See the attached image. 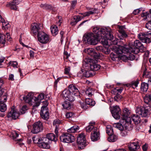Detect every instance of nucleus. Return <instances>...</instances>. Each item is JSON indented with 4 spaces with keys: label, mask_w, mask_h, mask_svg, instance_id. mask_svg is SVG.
Masks as SVG:
<instances>
[{
    "label": "nucleus",
    "mask_w": 151,
    "mask_h": 151,
    "mask_svg": "<svg viewBox=\"0 0 151 151\" xmlns=\"http://www.w3.org/2000/svg\"><path fill=\"white\" fill-rule=\"evenodd\" d=\"M93 33L104 45H108V40H110L113 39L114 37L111 32L107 30V29H99L98 27H95L93 28Z\"/></svg>",
    "instance_id": "obj_1"
},
{
    "label": "nucleus",
    "mask_w": 151,
    "mask_h": 151,
    "mask_svg": "<svg viewBox=\"0 0 151 151\" xmlns=\"http://www.w3.org/2000/svg\"><path fill=\"white\" fill-rule=\"evenodd\" d=\"M129 48L120 45L119 48H115V50L118 53H122V52L128 53L132 52L135 54L139 53V49L144 50L143 45L138 40H135L132 44H130Z\"/></svg>",
    "instance_id": "obj_2"
},
{
    "label": "nucleus",
    "mask_w": 151,
    "mask_h": 151,
    "mask_svg": "<svg viewBox=\"0 0 151 151\" xmlns=\"http://www.w3.org/2000/svg\"><path fill=\"white\" fill-rule=\"evenodd\" d=\"M145 27L150 30L145 33H140L138 35V37L142 42L148 44L151 42V21L146 24Z\"/></svg>",
    "instance_id": "obj_3"
},
{
    "label": "nucleus",
    "mask_w": 151,
    "mask_h": 151,
    "mask_svg": "<svg viewBox=\"0 0 151 151\" xmlns=\"http://www.w3.org/2000/svg\"><path fill=\"white\" fill-rule=\"evenodd\" d=\"M27 109V107L24 105L22 107L20 110V113H19L17 112L15 107L14 106H13L8 113L7 116L8 118H11L13 119H16L19 117L20 114H24Z\"/></svg>",
    "instance_id": "obj_4"
},
{
    "label": "nucleus",
    "mask_w": 151,
    "mask_h": 151,
    "mask_svg": "<svg viewBox=\"0 0 151 151\" xmlns=\"http://www.w3.org/2000/svg\"><path fill=\"white\" fill-rule=\"evenodd\" d=\"M83 38L84 41L87 42L89 44L95 45L98 42V37L92 33H88L85 34Z\"/></svg>",
    "instance_id": "obj_5"
},
{
    "label": "nucleus",
    "mask_w": 151,
    "mask_h": 151,
    "mask_svg": "<svg viewBox=\"0 0 151 151\" xmlns=\"http://www.w3.org/2000/svg\"><path fill=\"white\" fill-rule=\"evenodd\" d=\"M118 47L116 46H114L113 47L112 49V50L115 52L116 54L120 55V56L121 57V59L125 61L127 60H132L134 59L135 57L133 54H131L132 52H129L128 53H124L122 52V53H117L115 50V48H119V45H118ZM132 53H133L132 52Z\"/></svg>",
    "instance_id": "obj_6"
},
{
    "label": "nucleus",
    "mask_w": 151,
    "mask_h": 151,
    "mask_svg": "<svg viewBox=\"0 0 151 151\" xmlns=\"http://www.w3.org/2000/svg\"><path fill=\"white\" fill-rule=\"evenodd\" d=\"M38 41L42 44H46L50 42L49 36L44 32H41L37 34Z\"/></svg>",
    "instance_id": "obj_7"
},
{
    "label": "nucleus",
    "mask_w": 151,
    "mask_h": 151,
    "mask_svg": "<svg viewBox=\"0 0 151 151\" xmlns=\"http://www.w3.org/2000/svg\"><path fill=\"white\" fill-rule=\"evenodd\" d=\"M77 143L79 149H82L87 145L85 135L83 134H79L77 137Z\"/></svg>",
    "instance_id": "obj_8"
},
{
    "label": "nucleus",
    "mask_w": 151,
    "mask_h": 151,
    "mask_svg": "<svg viewBox=\"0 0 151 151\" xmlns=\"http://www.w3.org/2000/svg\"><path fill=\"white\" fill-rule=\"evenodd\" d=\"M86 65L88 67L90 66L91 70L93 71H97L100 69L101 66L100 65L94 63V60L91 58H88L86 60Z\"/></svg>",
    "instance_id": "obj_9"
},
{
    "label": "nucleus",
    "mask_w": 151,
    "mask_h": 151,
    "mask_svg": "<svg viewBox=\"0 0 151 151\" xmlns=\"http://www.w3.org/2000/svg\"><path fill=\"white\" fill-rule=\"evenodd\" d=\"M61 142L67 143H70L74 142L75 140L74 137L70 134H65L60 137Z\"/></svg>",
    "instance_id": "obj_10"
},
{
    "label": "nucleus",
    "mask_w": 151,
    "mask_h": 151,
    "mask_svg": "<svg viewBox=\"0 0 151 151\" xmlns=\"http://www.w3.org/2000/svg\"><path fill=\"white\" fill-rule=\"evenodd\" d=\"M149 108L151 110V108L150 107H145L140 106L137 108L136 112V113L141 115L142 117H147L149 115Z\"/></svg>",
    "instance_id": "obj_11"
},
{
    "label": "nucleus",
    "mask_w": 151,
    "mask_h": 151,
    "mask_svg": "<svg viewBox=\"0 0 151 151\" xmlns=\"http://www.w3.org/2000/svg\"><path fill=\"white\" fill-rule=\"evenodd\" d=\"M31 132L33 134H37L42 131L43 129L42 124L40 121L35 123L32 125Z\"/></svg>",
    "instance_id": "obj_12"
},
{
    "label": "nucleus",
    "mask_w": 151,
    "mask_h": 151,
    "mask_svg": "<svg viewBox=\"0 0 151 151\" xmlns=\"http://www.w3.org/2000/svg\"><path fill=\"white\" fill-rule=\"evenodd\" d=\"M61 96L67 100L71 102L75 100V95L67 89H65L63 91Z\"/></svg>",
    "instance_id": "obj_13"
},
{
    "label": "nucleus",
    "mask_w": 151,
    "mask_h": 151,
    "mask_svg": "<svg viewBox=\"0 0 151 151\" xmlns=\"http://www.w3.org/2000/svg\"><path fill=\"white\" fill-rule=\"evenodd\" d=\"M7 96V94L5 93L0 98V111L2 112H5L6 110V106L4 103L6 101Z\"/></svg>",
    "instance_id": "obj_14"
},
{
    "label": "nucleus",
    "mask_w": 151,
    "mask_h": 151,
    "mask_svg": "<svg viewBox=\"0 0 151 151\" xmlns=\"http://www.w3.org/2000/svg\"><path fill=\"white\" fill-rule=\"evenodd\" d=\"M121 113V109L118 106H114L111 111V113L112 116L116 119H119Z\"/></svg>",
    "instance_id": "obj_15"
},
{
    "label": "nucleus",
    "mask_w": 151,
    "mask_h": 151,
    "mask_svg": "<svg viewBox=\"0 0 151 151\" xmlns=\"http://www.w3.org/2000/svg\"><path fill=\"white\" fill-rule=\"evenodd\" d=\"M83 68L85 69H84V76L88 78L92 76L95 74L94 71L92 70H87L88 69L89 67L86 65V61H84L83 62Z\"/></svg>",
    "instance_id": "obj_16"
},
{
    "label": "nucleus",
    "mask_w": 151,
    "mask_h": 151,
    "mask_svg": "<svg viewBox=\"0 0 151 151\" xmlns=\"http://www.w3.org/2000/svg\"><path fill=\"white\" fill-rule=\"evenodd\" d=\"M40 24L36 23H32L31 25V32L34 36L36 35L39 33L41 32L40 31Z\"/></svg>",
    "instance_id": "obj_17"
},
{
    "label": "nucleus",
    "mask_w": 151,
    "mask_h": 151,
    "mask_svg": "<svg viewBox=\"0 0 151 151\" xmlns=\"http://www.w3.org/2000/svg\"><path fill=\"white\" fill-rule=\"evenodd\" d=\"M94 130V132L91 133V137L92 141H95L99 139L100 134L99 131L97 128H95Z\"/></svg>",
    "instance_id": "obj_18"
},
{
    "label": "nucleus",
    "mask_w": 151,
    "mask_h": 151,
    "mask_svg": "<svg viewBox=\"0 0 151 151\" xmlns=\"http://www.w3.org/2000/svg\"><path fill=\"white\" fill-rule=\"evenodd\" d=\"M68 90L75 96H78L79 94V90L75 85L73 84H71L69 86Z\"/></svg>",
    "instance_id": "obj_19"
},
{
    "label": "nucleus",
    "mask_w": 151,
    "mask_h": 151,
    "mask_svg": "<svg viewBox=\"0 0 151 151\" xmlns=\"http://www.w3.org/2000/svg\"><path fill=\"white\" fill-rule=\"evenodd\" d=\"M128 148L130 151H136V150L139 148V142H137L130 143L128 145Z\"/></svg>",
    "instance_id": "obj_20"
},
{
    "label": "nucleus",
    "mask_w": 151,
    "mask_h": 151,
    "mask_svg": "<svg viewBox=\"0 0 151 151\" xmlns=\"http://www.w3.org/2000/svg\"><path fill=\"white\" fill-rule=\"evenodd\" d=\"M44 98V94L43 93H41L39 95L37 98L35 97V99H34L35 104L33 105V106L37 107L39 106L40 104V101L42 100Z\"/></svg>",
    "instance_id": "obj_21"
},
{
    "label": "nucleus",
    "mask_w": 151,
    "mask_h": 151,
    "mask_svg": "<svg viewBox=\"0 0 151 151\" xmlns=\"http://www.w3.org/2000/svg\"><path fill=\"white\" fill-rule=\"evenodd\" d=\"M23 99L26 103H28L32 105L33 104V102L32 101L33 100H34V99H33V95L31 93H28L25 97L24 96L23 97Z\"/></svg>",
    "instance_id": "obj_22"
},
{
    "label": "nucleus",
    "mask_w": 151,
    "mask_h": 151,
    "mask_svg": "<svg viewBox=\"0 0 151 151\" xmlns=\"http://www.w3.org/2000/svg\"><path fill=\"white\" fill-rule=\"evenodd\" d=\"M58 135H55L53 133H50L47 135L46 137L44 138V139H45V141H47V139L51 140V141H53L56 142L57 140Z\"/></svg>",
    "instance_id": "obj_23"
},
{
    "label": "nucleus",
    "mask_w": 151,
    "mask_h": 151,
    "mask_svg": "<svg viewBox=\"0 0 151 151\" xmlns=\"http://www.w3.org/2000/svg\"><path fill=\"white\" fill-rule=\"evenodd\" d=\"M61 123V122L58 119H57L55 120L53 122V125L55 127V132L57 135L58 134V127L59 124Z\"/></svg>",
    "instance_id": "obj_24"
},
{
    "label": "nucleus",
    "mask_w": 151,
    "mask_h": 151,
    "mask_svg": "<svg viewBox=\"0 0 151 151\" xmlns=\"http://www.w3.org/2000/svg\"><path fill=\"white\" fill-rule=\"evenodd\" d=\"M19 3L18 0H15L9 3V5L11 9L14 10H16L17 9V6Z\"/></svg>",
    "instance_id": "obj_25"
},
{
    "label": "nucleus",
    "mask_w": 151,
    "mask_h": 151,
    "mask_svg": "<svg viewBox=\"0 0 151 151\" xmlns=\"http://www.w3.org/2000/svg\"><path fill=\"white\" fill-rule=\"evenodd\" d=\"M131 118L128 116H123L122 119L121 120V123L124 125L126 123L130 124L131 122Z\"/></svg>",
    "instance_id": "obj_26"
},
{
    "label": "nucleus",
    "mask_w": 151,
    "mask_h": 151,
    "mask_svg": "<svg viewBox=\"0 0 151 151\" xmlns=\"http://www.w3.org/2000/svg\"><path fill=\"white\" fill-rule=\"evenodd\" d=\"M40 6L44 9L47 10H51L53 12H55L57 10V9L52 5L47 4H41Z\"/></svg>",
    "instance_id": "obj_27"
},
{
    "label": "nucleus",
    "mask_w": 151,
    "mask_h": 151,
    "mask_svg": "<svg viewBox=\"0 0 151 151\" xmlns=\"http://www.w3.org/2000/svg\"><path fill=\"white\" fill-rule=\"evenodd\" d=\"M45 139H44L43 142L41 143H39L38 146L40 148L45 149H49L50 148V145L48 144V143L45 140L44 141Z\"/></svg>",
    "instance_id": "obj_28"
},
{
    "label": "nucleus",
    "mask_w": 151,
    "mask_h": 151,
    "mask_svg": "<svg viewBox=\"0 0 151 151\" xmlns=\"http://www.w3.org/2000/svg\"><path fill=\"white\" fill-rule=\"evenodd\" d=\"M145 102L147 104H151V93H147L144 98Z\"/></svg>",
    "instance_id": "obj_29"
},
{
    "label": "nucleus",
    "mask_w": 151,
    "mask_h": 151,
    "mask_svg": "<svg viewBox=\"0 0 151 151\" xmlns=\"http://www.w3.org/2000/svg\"><path fill=\"white\" fill-rule=\"evenodd\" d=\"M131 119L135 124L139 123L140 122V117L137 114H133L132 116Z\"/></svg>",
    "instance_id": "obj_30"
},
{
    "label": "nucleus",
    "mask_w": 151,
    "mask_h": 151,
    "mask_svg": "<svg viewBox=\"0 0 151 151\" xmlns=\"http://www.w3.org/2000/svg\"><path fill=\"white\" fill-rule=\"evenodd\" d=\"M51 31L53 36L56 35L58 32V27L55 25H52L50 27Z\"/></svg>",
    "instance_id": "obj_31"
},
{
    "label": "nucleus",
    "mask_w": 151,
    "mask_h": 151,
    "mask_svg": "<svg viewBox=\"0 0 151 151\" xmlns=\"http://www.w3.org/2000/svg\"><path fill=\"white\" fill-rule=\"evenodd\" d=\"M79 129V127L77 125H74L68 129L67 132L69 133H73L78 131Z\"/></svg>",
    "instance_id": "obj_32"
},
{
    "label": "nucleus",
    "mask_w": 151,
    "mask_h": 151,
    "mask_svg": "<svg viewBox=\"0 0 151 151\" xmlns=\"http://www.w3.org/2000/svg\"><path fill=\"white\" fill-rule=\"evenodd\" d=\"M148 88V84L145 82L142 83L140 88L141 90L142 91L146 92Z\"/></svg>",
    "instance_id": "obj_33"
},
{
    "label": "nucleus",
    "mask_w": 151,
    "mask_h": 151,
    "mask_svg": "<svg viewBox=\"0 0 151 151\" xmlns=\"http://www.w3.org/2000/svg\"><path fill=\"white\" fill-rule=\"evenodd\" d=\"M86 104L90 106H93L95 104L94 101H93L91 99L89 98H86Z\"/></svg>",
    "instance_id": "obj_34"
},
{
    "label": "nucleus",
    "mask_w": 151,
    "mask_h": 151,
    "mask_svg": "<svg viewBox=\"0 0 151 151\" xmlns=\"http://www.w3.org/2000/svg\"><path fill=\"white\" fill-rule=\"evenodd\" d=\"M106 131L108 135H111L113 134V130L112 127L110 125H107L106 128Z\"/></svg>",
    "instance_id": "obj_35"
},
{
    "label": "nucleus",
    "mask_w": 151,
    "mask_h": 151,
    "mask_svg": "<svg viewBox=\"0 0 151 151\" xmlns=\"http://www.w3.org/2000/svg\"><path fill=\"white\" fill-rule=\"evenodd\" d=\"M123 90V88L122 87H120L119 88L117 89L115 88L111 91V93L114 94H120Z\"/></svg>",
    "instance_id": "obj_36"
},
{
    "label": "nucleus",
    "mask_w": 151,
    "mask_h": 151,
    "mask_svg": "<svg viewBox=\"0 0 151 151\" xmlns=\"http://www.w3.org/2000/svg\"><path fill=\"white\" fill-rule=\"evenodd\" d=\"M109 136L108 138V140L109 142H114L117 139V137L116 135H114L113 134L109 135Z\"/></svg>",
    "instance_id": "obj_37"
},
{
    "label": "nucleus",
    "mask_w": 151,
    "mask_h": 151,
    "mask_svg": "<svg viewBox=\"0 0 151 151\" xmlns=\"http://www.w3.org/2000/svg\"><path fill=\"white\" fill-rule=\"evenodd\" d=\"M120 123H117L114 124L113 127L118 129L120 130H122L124 129V127L122 123H121V120H120Z\"/></svg>",
    "instance_id": "obj_38"
},
{
    "label": "nucleus",
    "mask_w": 151,
    "mask_h": 151,
    "mask_svg": "<svg viewBox=\"0 0 151 151\" xmlns=\"http://www.w3.org/2000/svg\"><path fill=\"white\" fill-rule=\"evenodd\" d=\"M6 35L1 33H0V43L4 44L6 42Z\"/></svg>",
    "instance_id": "obj_39"
},
{
    "label": "nucleus",
    "mask_w": 151,
    "mask_h": 151,
    "mask_svg": "<svg viewBox=\"0 0 151 151\" xmlns=\"http://www.w3.org/2000/svg\"><path fill=\"white\" fill-rule=\"evenodd\" d=\"M119 32L121 35L122 36V37H120V39L122 40L124 37H126L127 36V34H126L124 31L122 29V28L121 27H120L119 28Z\"/></svg>",
    "instance_id": "obj_40"
},
{
    "label": "nucleus",
    "mask_w": 151,
    "mask_h": 151,
    "mask_svg": "<svg viewBox=\"0 0 151 151\" xmlns=\"http://www.w3.org/2000/svg\"><path fill=\"white\" fill-rule=\"evenodd\" d=\"M63 108L66 109H69L71 108V105L70 102L68 101H65L62 104Z\"/></svg>",
    "instance_id": "obj_41"
},
{
    "label": "nucleus",
    "mask_w": 151,
    "mask_h": 151,
    "mask_svg": "<svg viewBox=\"0 0 151 151\" xmlns=\"http://www.w3.org/2000/svg\"><path fill=\"white\" fill-rule=\"evenodd\" d=\"M95 128H97L96 127H94L93 125H89L88 126L86 127V131L87 132H89L91 131H92V132H94Z\"/></svg>",
    "instance_id": "obj_42"
},
{
    "label": "nucleus",
    "mask_w": 151,
    "mask_h": 151,
    "mask_svg": "<svg viewBox=\"0 0 151 151\" xmlns=\"http://www.w3.org/2000/svg\"><path fill=\"white\" fill-rule=\"evenodd\" d=\"M41 117L43 119L47 120L49 118V112L40 113V114Z\"/></svg>",
    "instance_id": "obj_43"
},
{
    "label": "nucleus",
    "mask_w": 151,
    "mask_h": 151,
    "mask_svg": "<svg viewBox=\"0 0 151 151\" xmlns=\"http://www.w3.org/2000/svg\"><path fill=\"white\" fill-rule=\"evenodd\" d=\"M2 28L3 29L5 30L8 29V28L10 27V25L7 22H2Z\"/></svg>",
    "instance_id": "obj_44"
},
{
    "label": "nucleus",
    "mask_w": 151,
    "mask_h": 151,
    "mask_svg": "<svg viewBox=\"0 0 151 151\" xmlns=\"http://www.w3.org/2000/svg\"><path fill=\"white\" fill-rule=\"evenodd\" d=\"M86 52H87V53L91 56L93 55L95 51L94 50L91 48L87 49V50H85Z\"/></svg>",
    "instance_id": "obj_45"
},
{
    "label": "nucleus",
    "mask_w": 151,
    "mask_h": 151,
    "mask_svg": "<svg viewBox=\"0 0 151 151\" xmlns=\"http://www.w3.org/2000/svg\"><path fill=\"white\" fill-rule=\"evenodd\" d=\"M93 92L91 89L90 88H89L86 91V95L88 96L89 97H91L93 95Z\"/></svg>",
    "instance_id": "obj_46"
},
{
    "label": "nucleus",
    "mask_w": 151,
    "mask_h": 151,
    "mask_svg": "<svg viewBox=\"0 0 151 151\" xmlns=\"http://www.w3.org/2000/svg\"><path fill=\"white\" fill-rule=\"evenodd\" d=\"M139 83V82L138 80L133 81L131 84L130 87L134 88L137 86Z\"/></svg>",
    "instance_id": "obj_47"
},
{
    "label": "nucleus",
    "mask_w": 151,
    "mask_h": 151,
    "mask_svg": "<svg viewBox=\"0 0 151 151\" xmlns=\"http://www.w3.org/2000/svg\"><path fill=\"white\" fill-rule=\"evenodd\" d=\"M130 111H129L127 108H125L123 110V113L122 114V116H128L130 114Z\"/></svg>",
    "instance_id": "obj_48"
},
{
    "label": "nucleus",
    "mask_w": 151,
    "mask_h": 151,
    "mask_svg": "<svg viewBox=\"0 0 151 151\" xmlns=\"http://www.w3.org/2000/svg\"><path fill=\"white\" fill-rule=\"evenodd\" d=\"M48 112L47 107L45 106H42L41 108L40 113H45V112Z\"/></svg>",
    "instance_id": "obj_49"
},
{
    "label": "nucleus",
    "mask_w": 151,
    "mask_h": 151,
    "mask_svg": "<svg viewBox=\"0 0 151 151\" xmlns=\"http://www.w3.org/2000/svg\"><path fill=\"white\" fill-rule=\"evenodd\" d=\"M110 56L113 60H115L116 58H118L119 57L118 55H117L116 54H115L113 52L111 53Z\"/></svg>",
    "instance_id": "obj_50"
},
{
    "label": "nucleus",
    "mask_w": 151,
    "mask_h": 151,
    "mask_svg": "<svg viewBox=\"0 0 151 151\" xmlns=\"http://www.w3.org/2000/svg\"><path fill=\"white\" fill-rule=\"evenodd\" d=\"M19 135L18 133H17L16 132H15L13 136V137L14 138L15 141H18L19 142L22 141V139L21 138L19 139H17V138L19 137Z\"/></svg>",
    "instance_id": "obj_51"
},
{
    "label": "nucleus",
    "mask_w": 151,
    "mask_h": 151,
    "mask_svg": "<svg viewBox=\"0 0 151 151\" xmlns=\"http://www.w3.org/2000/svg\"><path fill=\"white\" fill-rule=\"evenodd\" d=\"M9 65L13 67H17V63L15 61H10L9 63Z\"/></svg>",
    "instance_id": "obj_52"
},
{
    "label": "nucleus",
    "mask_w": 151,
    "mask_h": 151,
    "mask_svg": "<svg viewBox=\"0 0 151 151\" xmlns=\"http://www.w3.org/2000/svg\"><path fill=\"white\" fill-rule=\"evenodd\" d=\"M116 96L114 97V100L116 101L120 100L122 98V96L119 94H115Z\"/></svg>",
    "instance_id": "obj_53"
},
{
    "label": "nucleus",
    "mask_w": 151,
    "mask_h": 151,
    "mask_svg": "<svg viewBox=\"0 0 151 151\" xmlns=\"http://www.w3.org/2000/svg\"><path fill=\"white\" fill-rule=\"evenodd\" d=\"M84 69H82L77 74V76L79 77L84 76Z\"/></svg>",
    "instance_id": "obj_54"
},
{
    "label": "nucleus",
    "mask_w": 151,
    "mask_h": 151,
    "mask_svg": "<svg viewBox=\"0 0 151 151\" xmlns=\"http://www.w3.org/2000/svg\"><path fill=\"white\" fill-rule=\"evenodd\" d=\"M141 16L144 17V19H147V17H149V14L147 12H143L141 14Z\"/></svg>",
    "instance_id": "obj_55"
},
{
    "label": "nucleus",
    "mask_w": 151,
    "mask_h": 151,
    "mask_svg": "<svg viewBox=\"0 0 151 151\" xmlns=\"http://www.w3.org/2000/svg\"><path fill=\"white\" fill-rule=\"evenodd\" d=\"M82 18L79 16H75L73 18V19L74 20H75L77 22H78L79 21H81L82 19Z\"/></svg>",
    "instance_id": "obj_56"
},
{
    "label": "nucleus",
    "mask_w": 151,
    "mask_h": 151,
    "mask_svg": "<svg viewBox=\"0 0 151 151\" xmlns=\"http://www.w3.org/2000/svg\"><path fill=\"white\" fill-rule=\"evenodd\" d=\"M122 131L121 133V135L123 137H125L127 135V131L126 130H121Z\"/></svg>",
    "instance_id": "obj_57"
},
{
    "label": "nucleus",
    "mask_w": 151,
    "mask_h": 151,
    "mask_svg": "<svg viewBox=\"0 0 151 151\" xmlns=\"http://www.w3.org/2000/svg\"><path fill=\"white\" fill-rule=\"evenodd\" d=\"M81 104V108L84 109H86L88 107V106H87L88 105L86 104V103H84L83 102Z\"/></svg>",
    "instance_id": "obj_58"
},
{
    "label": "nucleus",
    "mask_w": 151,
    "mask_h": 151,
    "mask_svg": "<svg viewBox=\"0 0 151 151\" xmlns=\"http://www.w3.org/2000/svg\"><path fill=\"white\" fill-rule=\"evenodd\" d=\"M142 10L140 9H135L133 11V13L134 15L138 14L139 12Z\"/></svg>",
    "instance_id": "obj_59"
},
{
    "label": "nucleus",
    "mask_w": 151,
    "mask_h": 151,
    "mask_svg": "<svg viewBox=\"0 0 151 151\" xmlns=\"http://www.w3.org/2000/svg\"><path fill=\"white\" fill-rule=\"evenodd\" d=\"M73 115V113L72 112L67 113L66 114L65 116L67 118H68L72 117Z\"/></svg>",
    "instance_id": "obj_60"
},
{
    "label": "nucleus",
    "mask_w": 151,
    "mask_h": 151,
    "mask_svg": "<svg viewBox=\"0 0 151 151\" xmlns=\"http://www.w3.org/2000/svg\"><path fill=\"white\" fill-rule=\"evenodd\" d=\"M4 89L0 88V98L4 95V93H6H6L4 92Z\"/></svg>",
    "instance_id": "obj_61"
},
{
    "label": "nucleus",
    "mask_w": 151,
    "mask_h": 151,
    "mask_svg": "<svg viewBox=\"0 0 151 151\" xmlns=\"http://www.w3.org/2000/svg\"><path fill=\"white\" fill-rule=\"evenodd\" d=\"M91 56H93L94 58L97 59L99 57V54L98 53H97L95 51L93 53V55H92Z\"/></svg>",
    "instance_id": "obj_62"
},
{
    "label": "nucleus",
    "mask_w": 151,
    "mask_h": 151,
    "mask_svg": "<svg viewBox=\"0 0 151 151\" xmlns=\"http://www.w3.org/2000/svg\"><path fill=\"white\" fill-rule=\"evenodd\" d=\"M103 52L106 54H108L110 53V50L109 49H103Z\"/></svg>",
    "instance_id": "obj_63"
},
{
    "label": "nucleus",
    "mask_w": 151,
    "mask_h": 151,
    "mask_svg": "<svg viewBox=\"0 0 151 151\" xmlns=\"http://www.w3.org/2000/svg\"><path fill=\"white\" fill-rule=\"evenodd\" d=\"M77 3L76 1H72L71 3V8L74 9Z\"/></svg>",
    "instance_id": "obj_64"
}]
</instances>
